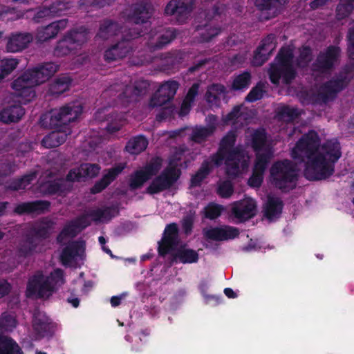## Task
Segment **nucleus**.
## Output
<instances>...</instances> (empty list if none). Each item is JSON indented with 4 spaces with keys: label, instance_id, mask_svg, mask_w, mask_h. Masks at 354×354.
Here are the masks:
<instances>
[{
    "label": "nucleus",
    "instance_id": "obj_1",
    "mask_svg": "<svg viewBox=\"0 0 354 354\" xmlns=\"http://www.w3.org/2000/svg\"><path fill=\"white\" fill-rule=\"evenodd\" d=\"M236 135L230 131L221 140L217 151L210 156L215 167L225 162L226 174L231 178L239 177L249 166L245 151L240 146L235 147Z\"/></svg>",
    "mask_w": 354,
    "mask_h": 354
},
{
    "label": "nucleus",
    "instance_id": "obj_2",
    "mask_svg": "<svg viewBox=\"0 0 354 354\" xmlns=\"http://www.w3.org/2000/svg\"><path fill=\"white\" fill-rule=\"evenodd\" d=\"M83 111V106L76 102L68 103L59 108H55L48 113L43 114L39 119V123L44 128L54 129L51 135L59 147L71 135L72 130L70 124L76 121Z\"/></svg>",
    "mask_w": 354,
    "mask_h": 354
},
{
    "label": "nucleus",
    "instance_id": "obj_3",
    "mask_svg": "<svg viewBox=\"0 0 354 354\" xmlns=\"http://www.w3.org/2000/svg\"><path fill=\"white\" fill-rule=\"evenodd\" d=\"M320 147L321 138L318 133L309 130L297 141L291 151L294 160L305 163L304 174L309 180H312V172L324 160V156L319 154Z\"/></svg>",
    "mask_w": 354,
    "mask_h": 354
},
{
    "label": "nucleus",
    "instance_id": "obj_4",
    "mask_svg": "<svg viewBox=\"0 0 354 354\" xmlns=\"http://www.w3.org/2000/svg\"><path fill=\"white\" fill-rule=\"evenodd\" d=\"M272 184L282 192H288L296 187L298 175L296 165L284 159L274 162L270 169Z\"/></svg>",
    "mask_w": 354,
    "mask_h": 354
},
{
    "label": "nucleus",
    "instance_id": "obj_5",
    "mask_svg": "<svg viewBox=\"0 0 354 354\" xmlns=\"http://www.w3.org/2000/svg\"><path fill=\"white\" fill-rule=\"evenodd\" d=\"M319 154L324 156L323 164L315 169L312 180H319L328 178L335 172V163L342 156L340 143L337 139L326 140L321 145Z\"/></svg>",
    "mask_w": 354,
    "mask_h": 354
},
{
    "label": "nucleus",
    "instance_id": "obj_6",
    "mask_svg": "<svg viewBox=\"0 0 354 354\" xmlns=\"http://www.w3.org/2000/svg\"><path fill=\"white\" fill-rule=\"evenodd\" d=\"M353 68L346 65L330 80L324 82L318 93L319 99L324 103L335 100L339 93L344 90L353 79Z\"/></svg>",
    "mask_w": 354,
    "mask_h": 354
},
{
    "label": "nucleus",
    "instance_id": "obj_7",
    "mask_svg": "<svg viewBox=\"0 0 354 354\" xmlns=\"http://www.w3.org/2000/svg\"><path fill=\"white\" fill-rule=\"evenodd\" d=\"M88 33V30L84 26L68 31L63 38L57 41L54 49V55L57 57H64L73 53L86 42Z\"/></svg>",
    "mask_w": 354,
    "mask_h": 354
},
{
    "label": "nucleus",
    "instance_id": "obj_8",
    "mask_svg": "<svg viewBox=\"0 0 354 354\" xmlns=\"http://www.w3.org/2000/svg\"><path fill=\"white\" fill-rule=\"evenodd\" d=\"M56 291V287L49 283L42 272H37L29 278L26 295L28 298L48 299Z\"/></svg>",
    "mask_w": 354,
    "mask_h": 354
},
{
    "label": "nucleus",
    "instance_id": "obj_9",
    "mask_svg": "<svg viewBox=\"0 0 354 354\" xmlns=\"http://www.w3.org/2000/svg\"><path fill=\"white\" fill-rule=\"evenodd\" d=\"M180 169L175 166L166 167L160 175L154 178L146 189V193L153 195L169 189L179 179Z\"/></svg>",
    "mask_w": 354,
    "mask_h": 354
},
{
    "label": "nucleus",
    "instance_id": "obj_10",
    "mask_svg": "<svg viewBox=\"0 0 354 354\" xmlns=\"http://www.w3.org/2000/svg\"><path fill=\"white\" fill-rule=\"evenodd\" d=\"M139 36H140L139 32H136L135 30H129V33L124 35L120 41L111 45L104 51V60L111 63L125 57L132 50L131 40Z\"/></svg>",
    "mask_w": 354,
    "mask_h": 354
},
{
    "label": "nucleus",
    "instance_id": "obj_11",
    "mask_svg": "<svg viewBox=\"0 0 354 354\" xmlns=\"http://www.w3.org/2000/svg\"><path fill=\"white\" fill-rule=\"evenodd\" d=\"M32 327L36 340L51 338L54 335L57 324L46 313L36 310L32 316Z\"/></svg>",
    "mask_w": 354,
    "mask_h": 354
},
{
    "label": "nucleus",
    "instance_id": "obj_12",
    "mask_svg": "<svg viewBox=\"0 0 354 354\" xmlns=\"http://www.w3.org/2000/svg\"><path fill=\"white\" fill-rule=\"evenodd\" d=\"M340 47L335 45L328 46L324 51H321L313 64L315 70L319 72H326L334 68L339 61L341 56Z\"/></svg>",
    "mask_w": 354,
    "mask_h": 354
},
{
    "label": "nucleus",
    "instance_id": "obj_13",
    "mask_svg": "<svg viewBox=\"0 0 354 354\" xmlns=\"http://www.w3.org/2000/svg\"><path fill=\"white\" fill-rule=\"evenodd\" d=\"M150 84L145 80H139L133 85L127 86L118 97V100L124 107L128 106L131 103L139 100V97L145 95L149 91Z\"/></svg>",
    "mask_w": 354,
    "mask_h": 354
},
{
    "label": "nucleus",
    "instance_id": "obj_14",
    "mask_svg": "<svg viewBox=\"0 0 354 354\" xmlns=\"http://www.w3.org/2000/svg\"><path fill=\"white\" fill-rule=\"evenodd\" d=\"M179 87V83L175 80H169L162 84L156 93L151 96L149 102L150 109L165 105L171 101Z\"/></svg>",
    "mask_w": 354,
    "mask_h": 354
},
{
    "label": "nucleus",
    "instance_id": "obj_15",
    "mask_svg": "<svg viewBox=\"0 0 354 354\" xmlns=\"http://www.w3.org/2000/svg\"><path fill=\"white\" fill-rule=\"evenodd\" d=\"M179 243V230L176 223H171L165 228L162 239L158 241V252L165 257L174 250Z\"/></svg>",
    "mask_w": 354,
    "mask_h": 354
},
{
    "label": "nucleus",
    "instance_id": "obj_16",
    "mask_svg": "<svg viewBox=\"0 0 354 354\" xmlns=\"http://www.w3.org/2000/svg\"><path fill=\"white\" fill-rule=\"evenodd\" d=\"M268 74L270 82L277 86L281 80L285 84H290L295 79L297 71L294 66H284L274 62L270 64Z\"/></svg>",
    "mask_w": 354,
    "mask_h": 354
},
{
    "label": "nucleus",
    "instance_id": "obj_17",
    "mask_svg": "<svg viewBox=\"0 0 354 354\" xmlns=\"http://www.w3.org/2000/svg\"><path fill=\"white\" fill-rule=\"evenodd\" d=\"M59 69V65L54 62H45L36 67L26 70L23 77L31 78L35 84H41L48 80Z\"/></svg>",
    "mask_w": 354,
    "mask_h": 354
},
{
    "label": "nucleus",
    "instance_id": "obj_18",
    "mask_svg": "<svg viewBox=\"0 0 354 354\" xmlns=\"http://www.w3.org/2000/svg\"><path fill=\"white\" fill-rule=\"evenodd\" d=\"M100 169V166L96 163H82L79 167L69 170L66 176V180L69 183L84 182L88 178L96 177Z\"/></svg>",
    "mask_w": 354,
    "mask_h": 354
},
{
    "label": "nucleus",
    "instance_id": "obj_19",
    "mask_svg": "<svg viewBox=\"0 0 354 354\" xmlns=\"http://www.w3.org/2000/svg\"><path fill=\"white\" fill-rule=\"evenodd\" d=\"M203 234L207 240L225 241L237 238L240 234V231L238 227L222 225L204 229Z\"/></svg>",
    "mask_w": 354,
    "mask_h": 354
},
{
    "label": "nucleus",
    "instance_id": "obj_20",
    "mask_svg": "<svg viewBox=\"0 0 354 354\" xmlns=\"http://www.w3.org/2000/svg\"><path fill=\"white\" fill-rule=\"evenodd\" d=\"M195 0H171L165 8V12L174 15L176 20L183 24L192 12Z\"/></svg>",
    "mask_w": 354,
    "mask_h": 354
},
{
    "label": "nucleus",
    "instance_id": "obj_21",
    "mask_svg": "<svg viewBox=\"0 0 354 354\" xmlns=\"http://www.w3.org/2000/svg\"><path fill=\"white\" fill-rule=\"evenodd\" d=\"M275 48V36L270 34L263 38L254 52L252 64L254 66H262L270 57Z\"/></svg>",
    "mask_w": 354,
    "mask_h": 354
},
{
    "label": "nucleus",
    "instance_id": "obj_22",
    "mask_svg": "<svg viewBox=\"0 0 354 354\" xmlns=\"http://www.w3.org/2000/svg\"><path fill=\"white\" fill-rule=\"evenodd\" d=\"M125 167L126 164L119 163L105 170L106 173L91 187V194H96L102 192L118 177Z\"/></svg>",
    "mask_w": 354,
    "mask_h": 354
},
{
    "label": "nucleus",
    "instance_id": "obj_23",
    "mask_svg": "<svg viewBox=\"0 0 354 354\" xmlns=\"http://www.w3.org/2000/svg\"><path fill=\"white\" fill-rule=\"evenodd\" d=\"M66 182V178L46 180L39 184V190L44 196H62L71 190L72 186L68 185Z\"/></svg>",
    "mask_w": 354,
    "mask_h": 354
},
{
    "label": "nucleus",
    "instance_id": "obj_24",
    "mask_svg": "<svg viewBox=\"0 0 354 354\" xmlns=\"http://www.w3.org/2000/svg\"><path fill=\"white\" fill-rule=\"evenodd\" d=\"M38 84H35L31 78L26 80L23 77V74L12 83V88L17 92V94L24 97L26 101H30L36 97L34 87Z\"/></svg>",
    "mask_w": 354,
    "mask_h": 354
},
{
    "label": "nucleus",
    "instance_id": "obj_25",
    "mask_svg": "<svg viewBox=\"0 0 354 354\" xmlns=\"http://www.w3.org/2000/svg\"><path fill=\"white\" fill-rule=\"evenodd\" d=\"M85 242L82 240L70 241L62 250L60 261L64 266H68L76 257L84 252Z\"/></svg>",
    "mask_w": 354,
    "mask_h": 354
},
{
    "label": "nucleus",
    "instance_id": "obj_26",
    "mask_svg": "<svg viewBox=\"0 0 354 354\" xmlns=\"http://www.w3.org/2000/svg\"><path fill=\"white\" fill-rule=\"evenodd\" d=\"M152 15L151 6L147 3H136L133 4L128 15L129 19L136 24L146 23Z\"/></svg>",
    "mask_w": 354,
    "mask_h": 354
},
{
    "label": "nucleus",
    "instance_id": "obj_27",
    "mask_svg": "<svg viewBox=\"0 0 354 354\" xmlns=\"http://www.w3.org/2000/svg\"><path fill=\"white\" fill-rule=\"evenodd\" d=\"M33 37L28 32H15L10 36L6 49L8 52L17 53L26 48L32 41Z\"/></svg>",
    "mask_w": 354,
    "mask_h": 354
},
{
    "label": "nucleus",
    "instance_id": "obj_28",
    "mask_svg": "<svg viewBox=\"0 0 354 354\" xmlns=\"http://www.w3.org/2000/svg\"><path fill=\"white\" fill-rule=\"evenodd\" d=\"M50 202L48 201L37 200L30 202L21 203L16 206L15 212L19 214H42L48 211Z\"/></svg>",
    "mask_w": 354,
    "mask_h": 354
},
{
    "label": "nucleus",
    "instance_id": "obj_29",
    "mask_svg": "<svg viewBox=\"0 0 354 354\" xmlns=\"http://www.w3.org/2000/svg\"><path fill=\"white\" fill-rule=\"evenodd\" d=\"M256 205L250 201H240L234 204L232 213L240 222L250 219L255 215Z\"/></svg>",
    "mask_w": 354,
    "mask_h": 354
},
{
    "label": "nucleus",
    "instance_id": "obj_30",
    "mask_svg": "<svg viewBox=\"0 0 354 354\" xmlns=\"http://www.w3.org/2000/svg\"><path fill=\"white\" fill-rule=\"evenodd\" d=\"M25 113L20 104H12L3 108L0 112V121L8 124L18 122Z\"/></svg>",
    "mask_w": 354,
    "mask_h": 354
},
{
    "label": "nucleus",
    "instance_id": "obj_31",
    "mask_svg": "<svg viewBox=\"0 0 354 354\" xmlns=\"http://www.w3.org/2000/svg\"><path fill=\"white\" fill-rule=\"evenodd\" d=\"M288 0H255L254 5L257 10L261 12L272 11V15L266 17V19H270L276 17L279 8L286 5Z\"/></svg>",
    "mask_w": 354,
    "mask_h": 354
},
{
    "label": "nucleus",
    "instance_id": "obj_32",
    "mask_svg": "<svg viewBox=\"0 0 354 354\" xmlns=\"http://www.w3.org/2000/svg\"><path fill=\"white\" fill-rule=\"evenodd\" d=\"M119 208L116 205L106 206L104 208H98L91 210L90 215L94 222L110 221L113 218L119 214Z\"/></svg>",
    "mask_w": 354,
    "mask_h": 354
},
{
    "label": "nucleus",
    "instance_id": "obj_33",
    "mask_svg": "<svg viewBox=\"0 0 354 354\" xmlns=\"http://www.w3.org/2000/svg\"><path fill=\"white\" fill-rule=\"evenodd\" d=\"M120 24L112 19H106L101 21L97 36L102 39L116 35L120 31Z\"/></svg>",
    "mask_w": 354,
    "mask_h": 354
},
{
    "label": "nucleus",
    "instance_id": "obj_34",
    "mask_svg": "<svg viewBox=\"0 0 354 354\" xmlns=\"http://www.w3.org/2000/svg\"><path fill=\"white\" fill-rule=\"evenodd\" d=\"M72 80L67 75L56 78L49 86L48 93L52 96H59L69 89Z\"/></svg>",
    "mask_w": 354,
    "mask_h": 354
},
{
    "label": "nucleus",
    "instance_id": "obj_35",
    "mask_svg": "<svg viewBox=\"0 0 354 354\" xmlns=\"http://www.w3.org/2000/svg\"><path fill=\"white\" fill-rule=\"evenodd\" d=\"M283 207V201L279 198L268 197L264 209V216L270 221L278 218Z\"/></svg>",
    "mask_w": 354,
    "mask_h": 354
},
{
    "label": "nucleus",
    "instance_id": "obj_36",
    "mask_svg": "<svg viewBox=\"0 0 354 354\" xmlns=\"http://www.w3.org/2000/svg\"><path fill=\"white\" fill-rule=\"evenodd\" d=\"M215 129L213 125L207 127L196 125L192 129L190 140L195 143L201 144L214 134Z\"/></svg>",
    "mask_w": 354,
    "mask_h": 354
},
{
    "label": "nucleus",
    "instance_id": "obj_37",
    "mask_svg": "<svg viewBox=\"0 0 354 354\" xmlns=\"http://www.w3.org/2000/svg\"><path fill=\"white\" fill-rule=\"evenodd\" d=\"M149 142L147 138L143 135H138L132 137L129 140L125 146V150L131 154H139L144 151Z\"/></svg>",
    "mask_w": 354,
    "mask_h": 354
},
{
    "label": "nucleus",
    "instance_id": "obj_38",
    "mask_svg": "<svg viewBox=\"0 0 354 354\" xmlns=\"http://www.w3.org/2000/svg\"><path fill=\"white\" fill-rule=\"evenodd\" d=\"M215 167L210 160H204L196 173L193 175L190 180V184L192 187H198L201 185V183L205 179L209 173Z\"/></svg>",
    "mask_w": 354,
    "mask_h": 354
},
{
    "label": "nucleus",
    "instance_id": "obj_39",
    "mask_svg": "<svg viewBox=\"0 0 354 354\" xmlns=\"http://www.w3.org/2000/svg\"><path fill=\"white\" fill-rule=\"evenodd\" d=\"M0 354H23V351L12 338L0 334Z\"/></svg>",
    "mask_w": 354,
    "mask_h": 354
},
{
    "label": "nucleus",
    "instance_id": "obj_40",
    "mask_svg": "<svg viewBox=\"0 0 354 354\" xmlns=\"http://www.w3.org/2000/svg\"><path fill=\"white\" fill-rule=\"evenodd\" d=\"M55 223L50 219H43L40 223L30 230L39 240L46 239L49 237Z\"/></svg>",
    "mask_w": 354,
    "mask_h": 354
},
{
    "label": "nucleus",
    "instance_id": "obj_41",
    "mask_svg": "<svg viewBox=\"0 0 354 354\" xmlns=\"http://www.w3.org/2000/svg\"><path fill=\"white\" fill-rule=\"evenodd\" d=\"M177 33L178 30L175 28H167L158 37L156 42L151 46V48L153 50L163 48L165 46L170 44L176 38Z\"/></svg>",
    "mask_w": 354,
    "mask_h": 354
},
{
    "label": "nucleus",
    "instance_id": "obj_42",
    "mask_svg": "<svg viewBox=\"0 0 354 354\" xmlns=\"http://www.w3.org/2000/svg\"><path fill=\"white\" fill-rule=\"evenodd\" d=\"M35 173L26 174L21 178L12 179L6 185L8 190L19 191L25 189L28 185L35 178Z\"/></svg>",
    "mask_w": 354,
    "mask_h": 354
},
{
    "label": "nucleus",
    "instance_id": "obj_43",
    "mask_svg": "<svg viewBox=\"0 0 354 354\" xmlns=\"http://www.w3.org/2000/svg\"><path fill=\"white\" fill-rule=\"evenodd\" d=\"M267 133L263 128L255 129L251 136V147L255 152L261 151L267 142Z\"/></svg>",
    "mask_w": 354,
    "mask_h": 354
},
{
    "label": "nucleus",
    "instance_id": "obj_44",
    "mask_svg": "<svg viewBox=\"0 0 354 354\" xmlns=\"http://www.w3.org/2000/svg\"><path fill=\"white\" fill-rule=\"evenodd\" d=\"M234 77L231 86L232 91L244 90L250 86L252 80V75L250 71H245L238 75H234Z\"/></svg>",
    "mask_w": 354,
    "mask_h": 354
},
{
    "label": "nucleus",
    "instance_id": "obj_45",
    "mask_svg": "<svg viewBox=\"0 0 354 354\" xmlns=\"http://www.w3.org/2000/svg\"><path fill=\"white\" fill-rule=\"evenodd\" d=\"M175 257L183 263H196L198 260V252L190 248L185 247H180L175 254Z\"/></svg>",
    "mask_w": 354,
    "mask_h": 354
},
{
    "label": "nucleus",
    "instance_id": "obj_46",
    "mask_svg": "<svg viewBox=\"0 0 354 354\" xmlns=\"http://www.w3.org/2000/svg\"><path fill=\"white\" fill-rule=\"evenodd\" d=\"M227 93L226 88L221 84H211L205 93V99L208 103L216 104L220 100L221 95Z\"/></svg>",
    "mask_w": 354,
    "mask_h": 354
},
{
    "label": "nucleus",
    "instance_id": "obj_47",
    "mask_svg": "<svg viewBox=\"0 0 354 354\" xmlns=\"http://www.w3.org/2000/svg\"><path fill=\"white\" fill-rule=\"evenodd\" d=\"M149 177L145 174L142 169L135 171L131 174L129 180V187L131 191H135L140 189L144 184L147 182Z\"/></svg>",
    "mask_w": 354,
    "mask_h": 354
},
{
    "label": "nucleus",
    "instance_id": "obj_48",
    "mask_svg": "<svg viewBox=\"0 0 354 354\" xmlns=\"http://www.w3.org/2000/svg\"><path fill=\"white\" fill-rule=\"evenodd\" d=\"M80 231L73 220L68 221L64 226L62 230L57 236L56 240L58 243H62L66 238L75 237Z\"/></svg>",
    "mask_w": 354,
    "mask_h": 354
},
{
    "label": "nucleus",
    "instance_id": "obj_49",
    "mask_svg": "<svg viewBox=\"0 0 354 354\" xmlns=\"http://www.w3.org/2000/svg\"><path fill=\"white\" fill-rule=\"evenodd\" d=\"M59 5L58 2H55L50 6H43L35 13L34 19L37 22H40L41 19L46 18H50L57 15L59 8L57 6Z\"/></svg>",
    "mask_w": 354,
    "mask_h": 354
},
{
    "label": "nucleus",
    "instance_id": "obj_50",
    "mask_svg": "<svg viewBox=\"0 0 354 354\" xmlns=\"http://www.w3.org/2000/svg\"><path fill=\"white\" fill-rule=\"evenodd\" d=\"M354 8V0H339L336 8V17L338 20L349 16Z\"/></svg>",
    "mask_w": 354,
    "mask_h": 354
},
{
    "label": "nucleus",
    "instance_id": "obj_51",
    "mask_svg": "<svg viewBox=\"0 0 354 354\" xmlns=\"http://www.w3.org/2000/svg\"><path fill=\"white\" fill-rule=\"evenodd\" d=\"M297 109L288 105L283 106L277 111V118L279 120L286 122H293L299 117Z\"/></svg>",
    "mask_w": 354,
    "mask_h": 354
},
{
    "label": "nucleus",
    "instance_id": "obj_52",
    "mask_svg": "<svg viewBox=\"0 0 354 354\" xmlns=\"http://www.w3.org/2000/svg\"><path fill=\"white\" fill-rule=\"evenodd\" d=\"M18 64V60L12 58L0 60V82L16 68Z\"/></svg>",
    "mask_w": 354,
    "mask_h": 354
},
{
    "label": "nucleus",
    "instance_id": "obj_53",
    "mask_svg": "<svg viewBox=\"0 0 354 354\" xmlns=\"http://www.w3.org/2000/svg\"><path fill=\"white\" fill-rule=\"evenodd\" d=\"M224 208L223 206L213 202L209 203L203 209L204 217L210 220L218 218Z\"/></svg>",
    "mask_w": 354,
    "mask_h": 354
},
{
    "label": "nucleus",
    "instance_id": "obj_54",
    "mask_svg": "<svg viewBox=\"0 0 354 354\" xmlns=\"http://www.w3.org/2000/svg\"><path fill=\"white\" fill-rule=\"evenodd\" d=\"M162 164V159L160 157L156 156L151 158L149 162L142 169L145 174L149 177V179L152 176H156L161 169Z\"/></svg>",
    "mask_w": 354,
    "mask_h": 354
},
{
    "label": "nucleus",
    "instance_id": "obj_55",
    "mask_svg": "<svg viewBox=\"0 0 354 354\" xmlns=\"http://www.w3.org/2000/svg\"><path fill=\"white\" fill-rule=\"evenodd\" d=\"M199 84L194 83L192 86L189 88L183 102L181 106L180 112L187 109L189 110L191 104L194 102L196 97L198 93Z\"/></svg>",
    "mask_w": 354,
    "mask_h": 354
},
{
    "label": "nucleus",
    "instance_id": "obj_56",
    "mask_svg": "<svg viewBox=\"0 0 354 354\" xmlns=\"http://www.w3.org/2000/svg\"><path fill=\"white\" fill-rule=\"evenodd\" d=\"M270 157L269 153H257L252 171L264 174Z\"/></svg>",
    "mask_w": 354,
    "mask_h": 354
},
{
    "label": "nucleus",
    "instance_id": "obj_57",
    "mask_svg": "<svg viewBox=\"0 0 354 354\" xmlns=\"http://www.w3.org/2000/svg\"><path fill=\"white\" fill-rule=\"evenodd\" d=\"M178 56L171 53H167L162 59L161 68L164 71L169 72L176 68L179 64Z\"/></svg>",
    "mask_w": 354,
    "mask_h": 354
},
{
    "label": "nucleus",
    "instance_id": "obj_58",
    "mask_svg": "<svg viewBox=\"0 0 354 354\" xmlns=\"http://www.w3.org/2000/svg\"><path fill=\"white\" fill-rule=\"evenodd\" d=\"M57 34V29L51 23L38 31L37 38L39 41L44 42L55 37Z\"/></svg>",
    "mask_w": 354,
    "mask_h": 354
},
{
    "label": "nucleus",
    "instance_id": "obj_59",
    "mask_svg": "<svg viewBox=\"0 0 354 354\" xmlns=\"http://www.w3.org/2000/svg\"><path fill=\"white\" fill-rule=\"evenodd\" d=\"M265 92L264 84L261 82H259L253 88H252L245 100L248 102H257L263 98Z\"/></svg>",
    "mask_w": 354,
    "mask_h": 354
},
{
    "label": "nucleus",
    "instance_id": "obj_60",
    "mask_svg": "<svg viewBox=\"0 0 354 354\" xmlns=\"http://www.w3.org/2000/svg\"><path fill=\"white\" fill-rule=\"evenodd\" d=\"M221 29L216 26L207 25L200 34L199 40L201 42H209L221 33Z\"/></svg>",
    "mask_w": 354,
    "mask_h": 354
},
{
    "label": "nucleus",
    "instance_id": "obj_61",
    "mask_svg": "<svg viewBox=\"0 0 354 354\" xmlns=\"http://www.w3.org/2000/svg\"><path fill=\"white\" fill-rule=\"evenodd\" d=\"M293 54L290 49L282 48L274 59V62L283 65L293 66Z\"/></svg>",
    "mask_w": 354,
    "mask_h": 354
},
{
    "label": "nucleus",
    "instance_id": "obj_62",
    "mask_svg": "<svg viewBox=\"0 0 354 354\" xmlns=\"http://www.w3.org/2000/svg\"><path fill=\"white\" fill-rule=\"evenodd\" d=\"M234 193V187L230 180L221 183L217 188V194L223 198H230Z\"/></svg>",
    "mask_w": 354,
    "mask_h": 354
},
{
    "label": "nucleus",
    "instance_id": "obj_63",
    "mask_svg": "<svg viewBox=\"0 0 354 354\" xmlns=\"http://www.w3.org/2000/svg\"><path fill=\"white\" fill-rule=\"evenodd\" d=\"M16 327V319L10 315L4 313L0 317V328L6 331H11Z\"/></svg>",
    "mask_w": 354,
    "mask_h": 354
},
{
    "label": "nucleus",
    "instance_id": "obj_64",
    "mask_svg": "<svg viewBox=\"0 0 354 354\" xmlns=\"http://www.w3.org/2000/svg\"><path fill=\"white\" fill-rule=\"evenodd\" d=\"M116 114V119L115 121L111 120L107 123L106 129L109 133H115L120 130L122 127L125 123L124 115L122 113Z\"/></svg>",
    "mask_w": 354,
    "mask_h": 354
}]
</instances>
